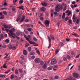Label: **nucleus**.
<instances>
[{"instance_id":"nucleus-29","label":"nucleus","mask_w":80,"mask_h":80,"mask_svg":"<svg viewBox=\"0 0 80 80\" xmlns=\"http://www.w3.org/2000/svg\"><path fill=\"white\" fill-rule=\"evenodd\" d=\"M35 52L33 51H32L30 53V55H34L35 54Z\"/></svg>"},{"instance_id":"nucleus-22","label":"nucleus","mask_w":80,"mask_h":80,"mask_svg":"<svg viewBox=\"0 0 80 80\" xmlns=\"http://www.w3.org/2000/svg\"><path fill=\"white\" fill-rule=\"evenodd\" d=\"M33 39L35 42H37L38 40L35 37L33 38Z\"/></svg>"},{"instance_id":"nucleus-20","label":"nucleus","mask_w":80,"mask_h":80,"mask_svg":"<svg viewBox=\"0 0 80 80\" xmlns=\"http://www.w3.org/2000/svg\"><path fill=\"white\" fill-rule=\"evenodd\" d=\"M23 54H24V55H26L27 54V52L26 50H24L23 52Z\"/></svg>"},{"instance_id":"nucleus-56","label":"nucleus","mask_w":80,"mask_h":80,"mask_svg":"<svg viewBox=\"0 0 80 80\" xmlns=\"http://www.w3.org/2000/svg\"><path fill=\"white\" fill-rule=\"evenodd\" d=\"M24 32H25L26 34H28V32L27 31H24Z\"/></svg>"},{"instance_id":"nucleus-64","label":"nucleus","mask_w":80,"mask_h":80,"mask_svg":"<svg viewBox=\"0 0 80 80\" xmlns=\"http://www.w3.org/2000/svg\"><path fill=\"white\" fill-rule=\"evenodd\" d=\"M17 48H16V46H14L13 48V50H15Z\"/></svg>"},{"instance_id":"nucleus-59","label":"nucleus","mask_w":80,"mask_h":80,"mask_svg":"<svg viewBox=\"0 0 80 80\" xmlns=\"http://www.w3.org/2000/svg\"><path fill=\"white\" fill-rule=\"evenodd\" d=\"M11 31H12V32H14L15 31V29L14 28H12V30H11Z\"/></svg>"},{"instance_id":"nucleus-23","label":"nucleus","mask_w":80,"mask_h":80,"mask_svg":"<svg viewBox=\"0 0 80 80\" xmlns=\"http://www.w3.org/2000/svg\"><path fill=\"white\" fill-rule=\"evenodd\" d=\"M64 45V44L62 42H60L59 44V46L61 47L63 46Z\"/></svg>"},{"instance_id":"nucleus-12","label":"nucleus","mask_w":80,"mask_h":80,"mask_svg":"<svg viewBox=\"0 0 80 80\" xmlns=\"http://www.w3.org/2000/svg\"><path fill=\"white\" fill-rule=\"evenodd\" d=\"M40 10L43 12H45L46 11V8L44 7H42L40 8Z\"/></svg>"},{"instance_id":"nucleus-7","label":"nucleus","mask_w":80,"mask_h":80,"mask_svg":"<svg viewBox=\"0 0 80 80\" xmlns=\"http://www.w3.org/2000/svg\"><path fill=\"white\" fill-rule=\"evenodd\" d=\"M73 75L74 78H78L79 77L78 74L77 73H73Z\"/></svg>"},{"instance_id":"nucleus-63","label":"nucleus","mask_w":80,"mask_h":80,"mask_svg":"<svg viewBox=\"0 0 80 80\" xmlns=\"http://www.w3.org/2000/svg\"><path fill=\"white\" fill-rule=\"evenodd\" d=\"M2 47L3 48H6L7 46L6 45H3Z\"/></svg>"},{"instance_id":"nucleus-47","label":"nucleus","mask_w":80,"mask_h":80,"mask_svg":"<svg viewBox=\"0 0 80 80\" xmlns=\"http://www.w3.org/2000/svg\"><path fill=\"white\" fill-rule=\"evenodd\" d=\"M38 23L39 24H40L41 26H43V25L42 23V22H40V21H38Z\"/></svg>"},{"instance_id":"nucleus-2","label":"nucleus","mask_w":80,"mask_h":80,"mask_svg":"<svg viewBox=\"0 0 80 80\" xmlns=\"http://www.w3.org/2000/svg\"><path fill=\"white\" fill-rule=\"evenodd\" d=\"M26 40H27V41H28L30 44L32 45H34V46H38V44L36 45V43L35 42H32V41H30L29 40V39L27 37L26 38Z\"/></svg>"},{"instance_id":"nucleus-31","label":"nucleus","mask_w":80,"mask_h":80,"mask_svg":"<svg viewBox=\"0 0 80 80\" xmlns=\"http://www.w3.org/2000/svg\"><path fill=\"white\" fill-rule=\"evenodd\" d=\"M68 23L70 24H72V20L71 19H69L68 20Z\"/></svg>"},{"instance_id":"nucleus-34","label":"nucleus","mask_w":80,"mask_h":80,"mask_svg":"<svg viewBox=\"0 0 80 80\" xmlns=\"http://www.w3.org/2000/svg\"><path fill=\"white\" fill-rule=\"evenodd\" d=\"M14 75L13 74H12L11 75L10 78L11 79H13L14 78Z\"/></svg>"},{"instance_id":"nucleus-37","label":"nucleus","mask_w":80,"mask_h":80,"mask_svg":"<svg viewBox=\"0 0 80 80\" xmlns=\"http://www.w3.org/2000/svg\"><path fill=\"white\" fill-rule=\"evenodd\" d=\"M4 15H2L0 17V19L2 20L4 18Z\"/></svg>"},{"instance_id":"nucleus-43","label":"nucleus","mask_w":80,"mask_h":80,"mask_svg":"<svg viewBox=\"0 0 80 80\" xmlns=\"http://www.w3.org/2000/svg\"><path fill=\"white\" fill-rule=\"evenodd\" d=\"M4 27L6 29H7L8 28V26H7L6 25H4Z\"/></svg>"},{"instance_id":"nucleus-28","label":"nucleus","mask_w":80,"mask_h":80,"mask_svg":"<svg viewBox=\"0 0 80 80\" xmlns=\"http://www.w3.org/2000/svg\"><path fill=\"white\" fill-rule=\"evenodd\" d=\"M40 19L41 21H43L44 18L43 17H40Z\"/></svg>"},{"instance_id":"nucleus-54","label":"nucleus","mask_w":80,"mask_h":80,"mask_svg":"<svg viewBox=\"0 0 80 80\" xmlns=\"http://www.w3.org/2000/svg\"><path fill=\"white\" fill-rule=\"evenodd\" d=\"M9 49H12L13 48V47L12 46H10L9 47Z\"/></svg>"},{"instance_id":"nucleus-40","label":"nucleus","mask_w":80,"mask_h":80,"mask_svg":"<svg viewBox=\"0 0 80 80\" xmlns=\"http://www.w3.org/2000/svg\"><path fill=\"white\" fill-rule=\"evenodd\" d=\"M18 70L19 72H20V73H22V72H23V71L22 69L20 68Z\"/></svg>"},{"instance_id":"nucleus-30","label":"nucleus","mask_w":80,"mask_h":80,"mask_svg":"<svg viewBox=\"0 0 80 80\" xmlns=\"http://www.w3.org/2000/svg\"><path fill=\"white\" fill-rule=\"evenodd\" d=\"M77 19V17H75V14H74L73 15L72 19Z\"/></svg>"},{"instance_id":"nucleus-21","label":"nucleus","mask_w":80,"mask_h":80,"mask_svg":"<svg viewBox=\"0 0 80 80\" xmlns=\"http://www.w3.org/2000/svg\"><path fill=\"white\" fill-rule=\"evenodd\" d=\"M6 63H5L3 65V68H7V67L6 66Z\"/></svg>"},{"instance_id":"nucleus-11","label":"nucleus","mask_w":80,"mask_h":80,"mask_svg":"<svg viewBox=\"0 0 80 80\" xmlns=\"http://www.w3.org/2000/svg\"><path fill=\"white\" fill-rule=\"evenodd\" d=\"M75 55V54L74 52L73 51H72L71 53V57H73Z\"/></svg>"},{"instance_id":"nucleus-61","label":"nucleus","mask_w":80,"mask_h":80,"mask_svg":"<svg viewBox=\"0 0 80 80\" xmlns=\"http://www.w3.org/2000/svg\"><path fill=\"white\" fill-rule=\"evenodd\" d=\"M18 1L17 0H13V3L14 4L16 3V2H17Z\"/></svg>"},{"instance_id":"nucleus-36","label":"nucleus","mask_w":80,"mask_h":80,"mask_svg":"<svg viewBox=\"0 0 80 80\" xmlns=\"http://www.w3.org/2000/svg\"><path fill=\"white\" fill-rule=\"evenodd\" d=\"M32 28H28V32H30L32 31Z\"/></svg>"},{"instance_id":"nucleus-39","label":"nucleus","mask_w":80,"mask_h":80,"mask_svg":"<svg viewBox=\"0 0 80 80\" xmlns=\"http://www.w3.org/2000/svg\"><path fill=\"white\" fill-rule=\"evenodd\" d=\"M3 13L5 15H7V12L6 11H3Z\"/></svg>"},{"instance_id":"nucleus-8","label":"nucleus","mask_w":80,"mask_h":80,"mask_svg":"<svg viewBox=\"0 0 80 80\" xmlns=\"http://www.w3.org/2000/svg\"><path fill=\"white\" fill-rule=\"evenodd\" d=\"M35 62H36L37 63H38L40 62L41 61V60L39 58H36L35 60Z\"/></svg>"},{"instance_id":"nucleus-4","label":"nucleus","mask_w":80,"mask_h":80,"mask_svg":"<svg viewBox=\"0 0 80 80\" xmlns=\"http://www.w3.org/2000/svg\"><path fill=\"white\" fill-rule=\"evenodd\" d=\"M51 65H54L57 63V60L55 58H53L51 61Z\"/></svg>"},{"instance_id":"nucleus-15","label":"nucleus","mask_w":80,"mask_h":80,"mask_svg":"<svg viewBox=\"0 0 80 80\" xmlns=\"http://www.w3.org/2000/svg\"><path fill=\"white\" fill-rule=\"evenodd\" d=\"M42 67L44 69H46L47 68V64L46 63H45V64L42 66Z\"/></svg>"},{"instance_id":"nucleus-38","label":"nucleus","mask_w":80,"mask_h":80,"mask_svg":"<svg viewBox=\"0 0 80 80\" xmlns=\"http://www.w3.org/2000/svg\"><path fill=\"white\" fill-rule=\"evenodd\" d=\"M5 42L6 43H9V41L8 39H7L6 40Z\"/></svg>"},{"instance_id":"nucleus-44","label":"nucleus","mask_w":80,"mask_h":80,"mask_svg":"<svg viewBox=\"0 0 80 80\" xmlns=\"http://www.w3.org/2000/svg\"><path fill=\"white\" fill-rule=\"evenodd\" d=\"M68 17H66L65 19V20L66 21H67L68 20Z\"/></svg>"},{"instance_id":"nucleus-57","label":"nucleus","mask_w":80,"mask_h":80,"mask_svg":"<svg viewBox=\"0 0 80 80\" xmlns=\"http://www.w3.org/2000/svg\"><path fill=\"white\" fill-rule=\"evenodd\" d=\"M11 28H12V27L11 26L8 25V29H10Z\"/></svg>"},{"instance_id":"nucleus-25","label":"nucleus","mask_w":80,"mask_h":80,"mask_svg":"<svg viewBox=\"0 0 80 80\" xmlns=\"http://www.w3.org/2000/svg\"><path fill=\"white\" fill-rule=\"evenodd\" d=\"M65 12L63 13V16H62V18L64 19L65 18Z\"/></svg>"},{"instance_id":"nucleus-16","label":"nucleus","mask_w":80,"mask_h":80,"mask_svg":"<svg viewBox=\"0 0 80 80\" xmlns=\"http://www.w3.org/2000/svg\"><path fill=\"white\" fill-rule=\"evenodd\" d=\"M18 8L20 9L21 10H24V9L23 8V6H21L20 7H18Z\"/></svg>"},{"instance_id":"nucleus-35","label":"nucleus","mask_w":80,"mask_h":80,"mask_svg":"<svg viewBox=\"0 0 80 80\" xmlns=\"http://www.w3.org/2000/svg\"><path fill=\"white\" fill-rule=\"evenodd\" d=\"M25 22H29V20L28 19H26L25 20Z\"/></svg>"},{"instance_id":"nucleus-49","label":"nucleus","mask_w":80,"mask_h":80,"mask_svg":"<svg viewBox=\"0 0 80 80\" xmlns=\"http://www.w3.org/2000/svg\"><path fill=\"white\" fill-rule=\"evenodd\" d=\"M59 52V49H57L56 50V54H57L58 52Z\"/></svg>"},{"instance_id":"nucleus-17","label":"nucleus","mask_w":80,"mask_h":80,"mask_svg":"<svg viewBox=\"0 0 80 80\" xmlns=\"http://www.w3.org/2000/svg\"><path fill=\"white\" fill-rule=\"evenodd\" d=\"M50 37L51 38L52 40L53 41H54V39H55V38L53 36V35H51Z\"/></svg>"},{"instance_id":"nucleus-10","label":"nucleus","mask_w":80,"mask_h":80,"mask_svg":"<svg viewBox=\"0 0 80 80\" xmlns=\"http://www.w3.org/2000/svg\"><path fill=\"white\" fill-rule=\"evenodd\" d=\"M64 80H76L75 78H68L67 79H64Z\"/></svg>"},{"instance_id":"nucleus-58","label":"nucleus","mask_w":80,"mask_h":80,"mask_svg":"<svg viewBox=\"0 0 80 80\" xmlns=\"http://www.w3.org/2000/svg\"><path fill=\"white\" fill-rule=\"evenodd\" d=\"M53 14L54 15H57V12H55L53 13Z\"/></svg>"},{"instance_id":"nucleus-41","label":"nucleus","mask_w":80,"mask_h":80,"mask_svg":"<svg viewBox=\"0 0 80 80\" xmlns=\"http://www.w3.org/2000/svg\"><path fill=\"white\" fill-rule=\"evenodd\" d=\"M59 78V77L58 76H56L55 77V78L56 79H58V78Z\"/></svg>"},{"instance_id":"nucleus-3","label":"nucleus","mask_w":80,"mask_h":80,"mask_svg":"<svg viewBox=\"0 0 80 80\" xmlns=\"http://www.w3.org/2000/svg\"><path fill=\"white\" fill-rule=\"evenodd\" d=\"M62 7L60 5H56L55 8V11L57 12H59L60 11V8Z\"/></svg>"},{"instance_id":"nucleus-18","label":"nucleus","mask_w":80,"mask_h":80,"mask_svg":"<svg viewBox=\"0 0 80 80\" xmlns=\"http://www.w3.org/2000/svg\"><path fill=\"white\" fill-rule=\"evenodd\" d=\"M18 71L17 69H16L15 70V73L16 74H18Z\"/></svg>"},{"instance_id":"nucleus-60","label":"nucleus","mask_w":80,"mask_h":80,"mask_svg":"<svg viewBox=\"0 0 80 80\" xmlns=\"http://www.w3.org/2000/svg\"><path fill=\"white\" fill-rule=\"evenodd\" d=\"M29 46L28 44H26V45H25V47L27 48L28 47V46Z\"/></svg>"},{"instance_id":"nucleus-5","label":"nucleus","mask_w":80,"mask_h":80,"mask_svg":"<svg viewBox=\"0 0 80 80\" xmlns=\"http://www.w3.org/2000/svg\"><path fill=\"white\" fill-rule=\"evenodd\" d=\"M50 23V21L46 20L45 21L44 24L45 25L46 27H48Z\"/></svg>"},{"instance_id":"nucleus-6","label":"nucleus","mask_w":80,"mask_h":80,"mask_svg":"<svg viewBox=\"0 0 80 80\" xmlns=\"http://www.w3.org/2000/svg\"><path fill=\"white\" fill-rule=\"evenodd\" d=\"M48 38L49 40V46L48 47V48H50L51 47V42H52V40H51V38H50V37H49V36H48Z\"/></svg>"},{"instance_id":"nucleus-48","label":"nucleus","mask_w":80,"mask_h":80,"mask_svg":"<svg viewBox=\"0 0 80 80\" xmlns=\"http://www.w3.org/2000/svg\"><path fill=\"white\" fill-rule=\"evenodd\" d=\"M63 60L65 61H66L67 60V58L64 57L63 58Z\"/></svg>"},{"instance_id":"nucleus-50","label":"nucleus","mask_w":80,"mask_h":80,"mask_svg":"<svg viewBox=\"0 0 80 80\" xmlns=\"http://www.w3.org/2000/svg\"><path fill=\"white\" fill-rule=\"evenodd\" d=\"M54 79V78L53 77H50V80H53Z\"/></svg>"},{"instance_id":"nucleus-42","label":"nucleus","mask_w":80,"mask_h":80,"mask_svg":"<svg viewBox=\"0 0 80 80\" xmlns=\"http://www.w3.org/2000/svg\"><path fill=\"white\" fill-rule=\"evenodd\" d=\"M71 13V11H69V12L67 14L68 16H69L70 15Z\"/></svg>"},{"instance_id":"nucleus-46","label":"nucleus","mask_w":80,"mask_h":80,"mask_svg":"<svg viewBox=\"0 0 80 80\" xmlns=\"http://www.w3.org/2000/svg\"><path fill=\"white\" fill-rule=\"evenodd\" d=\"M24 1L23 0H21L19 1V3H23Z\"/></svg>"},{"instance_id":"nucleus-52","label":"nucleus","mask_w":80,"mask_h":80,"mask_svg":"<svg viewBox=\"0 0 80 80\" xmlns=\"http://www.w3.org/2000/svg\"><path fill=\"white\" fill-rule=\"evenodd\" d=\"M12 10L13 12H15L16 10V9L15 8H12Z\"/></svg>"},{"instance_id":"nucleus-32","label":"nucleus","mask_w":80,"mask_h":80,"mask_svg":"<svg viewBox=\"0 0 80 80\" xmlns=\"http://www.w3.org/2000/svg\"><path fill=\"white\" fill-rule=\"evenodd\" d=\"M6 76L4 75L3 74H0V77L1 78H3L4 77H5Z\"/></svg>"},{"instance_id":"nucleus-55","label":"nucleus","mask_w":80,"mask_h":80,"mask_svg":"<svg viewBox=\"0 0 80 80\" xmlns=\"http://www.w3.org/2000/svg\"><path fill=\"white\" fill-rule=\"evenodd\" d=\"M54 68H57L58 67V66L57 65H55L54 66Z\"/></svg>"},{"instance_id":"nucleus-1","label":"nucleus","mask_w":80,"mask_h":80,"mask_svg":"<svg viewBox=\"0 0 80 80\" xmlns=\"http://www.w3.org/2000/svg\"><path fill=\"white\" fill-rule=\"evenodd\" d=\"M9 32L10 34V33H8L9 35V37H11L12 36V38H15V36H15V34L12 31H11V30H10Z\"/></svg>"},{"instance_id":"nucleus-19","label":"nucleus","mask_w":80,"mask_h":80,"mask_svg":"<svg viewBox=\"0 0 80 80\" xmlns=\"http://www.w3.org/2000/svg\"><path fill=\"white\" fill-rule=\"evenodd\" d=\"M72 35H74L75 37H79V35H78V34H76V33H74V34H72Z\"/></svg>"},{"instance_id":"nucleus-62","label":"nucleus","mask_w":80,"mask_h":80,"mask_svg":"<svg viewBox=\"0 0 80 80\" xmlns=\"http://www.w3.org/2000/svg\"><path fill=\"white\" fill-rule=\"evenodd\" d=\"M79 19H78L77 20V24L79 23Z\"/></svg>"},{"instance_id":"nucleus-51","label":"nucleus","mask_w":80,"mask_h":80,"mask_svg":"<svg viewBox=\"0 0 80 80\" xmlns=\"http://www.w3.org/2000/svg\"><path fill=\"white\" fill-rule=\"evenodd\" d=\"M1 37L2 39H3L4 38V36L2 34H1Z\"/></svg>"},{"instance_id":"nucleus-9","label":"nucleus","mask_w":80,"mask_h":80,"mask_svg":"<svg viewBox=\"0 0 80 80\" xmlns=\"http://www.w3.org/2000/svg\"><path fill=\"white\" fill-rule=\"evenodd\" d=\"M25 18V16L24 15H22V19L20 21V22H22L24 20Z\"/></svg>"},{"instance_id":"nucleus-13","label":"nucleus","mask_w":80,"mask_h":80,"mask_svg":"<svg viewBox=\"0 0 80 80\" xmlns=\"http://www.w3.org/2000/svg\"><path fill=\"white\" fill-rule=\"evenodd\" d=\"M41 5L43 7H46L47 4L46 2H43L41 3Z\"/></svg>"},{"instance_id":"nucleus-26","label":"nucleus","mask_w":80,"mask_h":80,"mask_svg":"<svg viewBox=\"0 0 80 80\" xmlns=\"http://www.w3.org/2000/svg\"><path fill=\"white\" fill-rule=\"evenodd\" d=\"M28 51L29 52H31V51L32 49H31V47H28Z\"/></svg>"},{"instance_id":"nucleus-53","label":"nucleus","mask_w":80,"mask_h":80,"mask_svg":"<svg viewBox=\"0 0 80 80\" xmlns=\"http://www.w3.org/2000/svg\"><path fill=\"white\" fill-rule=\"evenodd\" d=\"M30 35L32 36L33 35V32H32V31H31V32H30Z\"/></svg>"},{"instance_id":"nucleus-14","label":"nucleus","mask_w":80,"mask_h":80,"mask_svg":"<svg viewBox=\"0 0 80 80\" xmlns=\"http://www.w3.org/2000/svg\"><path fill=\"white\" fill-rule=\"evenodd\" d=\"M21 19V15H19L18 16V18L17 19L16 21L17 22H18Z\"/></svg>"},{"instance_id":"nucleus-33","label":"nucleus","mask_w":80,"mask_h":80,"mask_svg":"<svg viewBox=\"0 0 80 80\" xmlns=\"http://www.w3.org/2000/svg\"><path fill=\"white\" fill-rule=\"evenodd\" d=\"M26 27H27V28H30L31 27V25L29 24H27L26 25Z\"/></svg>"},{"instance_id":"nucleus-45","label":"nucleus","mask_w":80,"mask_h":80,"mask_svg":"<svg viewBox=\"0 0 80 80\" xmlns=\"http://www.w3.org/2000/svg\"><path fill=\"white\" fill-rule=\"evenodd\" d=\"M67 59H70L71 58V57L69 55H68L67 56Z\"/></svg>"},{"instance_id":"nucleus-24","label":"nucleus","mask_w":80,"mask_h":80,"mask_svg":"<svg viewBox=\"0 0 80 80\" xmlns=\"http://www.w3.org/2000/svg\"><path fill=\"white\" fill-rule=\"evenodd\" d=\"M40 65H42L44 64V62L43 61H40Z\"/></svg>"},{"instance_id":"nucleus-27","label":"nucleus","mask_w":80,"mask_h":80,"mask_svg":"<svg viewBox=\"0 0 80 80\" xmlns=\"http://www.w3.org/2000/svg\"><path fill=\"white\" fill-rule=\"evenodd\" d=\"M52 67H49L48 68V70H52Z\"/></svg>"}]
</instances>
